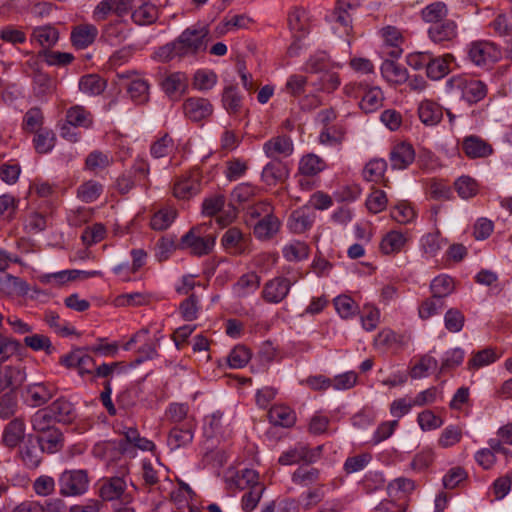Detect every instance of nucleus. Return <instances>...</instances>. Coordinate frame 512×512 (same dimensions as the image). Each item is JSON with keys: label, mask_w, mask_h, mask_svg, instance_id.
Segmentation results:
<instances>
[{"label": "nucleus", "mask_w": 512, "mask_h": 512, "mask_svg": "<svg viewBox=\"0 0 512 512\" xmlns=\"http://www.w3.org/2000/svg\"><path fill=\"white\" fill-rule=\"evenodd\" d=\"M93 126L94 116L92 112L85 106L76 104L66 110L65 119L58 124V129L61 138L70 143H77L82 138L78 128L88 130L92 129Z\"/></svg>", "instance_id": "nucleus-1"}, {"label": "nucleus", "mask_w": 512, "mask_h": 512, "mask_svg": "<svg viewBox=\"0 0 512 512\" xmlns=\"http://www.w3.org/2000/svg\"><path fill=\"white\" fill-rule=\"evenodd\" d=\"M448 92L457 93L468 104H476L483 100L488 92L487 85L468 74L453 75L446 81Z\"/></svg>", "instance_id": "nucleus-2"}, {"label": "nucleus", "mask_w": 512, "mask_h": 512, "mask_svg": "<svg viewBox=\"0 0 512 512\" xmlns=\"http://www.w3.org/2000/svg\"><path fill=\"white\" fill-rule=\"evenodd\" d=\"M349 97L360 99L359 107L364 113H372L383 106L384 94L380 87L370 86L363 81H355L344 87Z\"/></svg>", "instance_id": "nucleus-3"}, {"label": "nucleus", "mask_w": 512, "mask_h": 512, "mask_svg": "<svg viewBox=\"0 0 512 512\" xmlns=\"http://www.w3.org/2000/svg\"><path fill=\"white\" fill-rule=\"evenodd\" d=\"M209 31L205 27L190 26L175 39L182 58L195 56L207 48Z\"/></svg>", "instance_id": "nucleus-4"}, {"label": "nucleus", "mask_w": 512, "mask_h": 512, "mask_svg": "<svg viewBox=\"0 0 512 512\" xmlns=\"http://www.w3.org/2000/svg\"><path fill=\"white\" fill-rule=\"evenodd\" d=\"M205 230V224L192 227L181 237L179 247L189 249L192 255L198 257L208 255L215 246V237L210 234L203 235Z\"/></svg>", "instance_id": "nucleus-5"}, {"label": "nucleus", "mask_w": 512, "mask_h": 512, "mask_svg": "<svg viewBox=\"0 0 512 512\" xmlns=\"http://www.w3.org/2000/svg\"><path fill=\"white\" fill-rule=\"evenodd\" d=\"M468 59L477 67H488L502 57L500 47L489 40H475L467 45Z\"/></svg>", "instance_id": "nucleus-6"}, {"label": "nucleus", "mask_w": 512, "mask_h": 512, "mask_svg": "<svg viewBox=\"0 0 512 512\" xmlns=\"http://www.w3.org/2000/svg\"><path fill=\"white\" fill-rule=\"evenodd\" d=\"M202 190V174L199 168H192L174 178L172 194L179 200H189Z\"/></svg>", "instance_id": "nucleus-7"}, {"label": "nucleus", "mask_w": 512, "mask_h": 512, "mask_svg": "<svg viewBox=\"0 0 512 512\" xmlns=\"http://www.w3.org/2000/svg\"><path fill=\"white\" fill-rule=\"evenodd\" d=\"M59 493L64 497L81 496L89 487L88 473L84 469L65 470L58 479Z\"/></svg>", "instance_id": "nucleus-8"}, {"label": "nucleus", "mask_w": 512, "mask_h": 512, "mask_svg": "<svg viewBox=\"0 0 512 512\" xmlns=\"http://www.w3.org/2000/svg\"><path fill=\"white\" fill-rule=\"evenodd\" d=\"M87 347H77L69 353L64 354L59 359V364L67 369H76L82 378L93 375L96 362L91 356V352L86 350Z\"/></svg>", "instance_id": "nucleus-9"}, {"label": "nucleus", "mask_w": 512, "mask_h": 512, "mask_svg": "<svg viewBox=\"0 0 512 512\" xmlns=\"http://www.w3.org/2000/svg\"><path fill=\"white\" fill-rule=\"evenodd\" d=\"M295 282L285 276H275L264 283L261 299L268 304H280L288 297Z\"/></svg>", "instance_id": "nucleus-10"}, {"label": "nucleus", "mask_w": 512, "mask_h": 512, "mask_svg": "<svg viewBox=\"0 0 512 512\" xmlns=\"http://www.w3.org/2000/svg\"><path fill=\"white\" fill-rule=\"evenodd\" d=\"M428 38L444 48L452 47L458 39V24L452 19H444L427 30Z\"/></svg>", "instance_id": "nucleus-11"}, {"label": "nucleus", "mask_w": 512, "mask_h": 512, "mask_svg": "<svg viewBox=\"0 0 512 512\" xmlns=\"http://www.w3.org/2000/svg\"><path fill=\"white\" fill-rule=\"evenodd\" d=\"M251 237L238 227L228 228L221 237V245L230 255L241 256L250 252Z\"/></svg>", "instance_id": "nucleus-12"}, {"label": "nucleus", "mask_w": 512, "mask_h": 512, "mask_svg": "<svg viewBox=\"0 0 512 512\" xmlns=\"http://www.w3.org/2000/svg\"><path fill=\"white\" fill-rule=\"evenodd\" d=\"M162 91L171 100H179L188 89V77L184 72H172L159 83Z\"/></svg>", "instance_id": "nucleus-13"}, {"label": "nucleus", "mask_w": 512, "mask_h": 512, "mask_svg": "<svg viewBox=\"0 0 512 512\" xmlns=\"http://www.w3.org/2000/svg\"><path fill=\"white\" fill-rule=\"evenodd\" d=\"M92 453L95 457L100 458L108 463L116 462L123 455H130L126 446L119 439L106 440L98 442L94 445Z\"/></svg>", "instance_id": "nucleus-14"}, {"label": "nucleus", "mask_w": 512, "mask_h": 512, "mask_svg": "<svg viewBox=\"0 0 512 512\" xmlns=\"http://www.w3.org/2000/svg\"><path fill=\"white\" fill-rule=\"evenodd\" d=\"M195 429L196 422L194 419L187 420L183 424L173 427L168 434V446L171 450L188 446L193 441Z\"/></svg>", "instance_id": "nucleus-15"}, {"label": "nucleus", "mask_w": 512, "mask_h": 512, "mask_svg": "<svg viewBox=\"0 0 512 512\" xmlns=\"http://www.w3.org/2000/svg\"><path fill=\"white\" fill-rule=\"evenodd\" d=\"M294 151V144L290 136L288 135H277L263 144V152L272 160L278 158H287L292 155Z\"/></svg>", "instance_id": "nucleus-16"}, {"label": "nucleus", "mask_w": 512, "mask_h": 512, "mask_svg": "<svg viewBox=\"0 0 512 512\" xmlns=\"http://www.w3.org/2000/svg\"><path fill=\"white\" fill-rule=\"evenodd\" d=\"M183 112L191 121L199 122L212 115L213 105L206 98L190 97L183 103Z\"/></svg>", "instance_id": "nucleus-17"}, {"label": "nucleus", "mask_w": 512, "mask_h": 512, "mask_svg": "<svg viewBox=\"0 0 512 512\" xmlns=\"http://www.w3.org/2000/svg\"><path fill=\"white\" fill-rule=\"evenodd\" d=\"M383 43L385 53L393 59H398L403 53V44L405 39L400 29L395 26H385L379 31Z\"/></svg>", "instance_id": "nucleus-18"}, {"label": "nucleus", "mask_w": 512, "mask_h": 512, "mask_svg": "<svg viewBox=\"0 0 512 512\" xmlns=\"http://www.w3.org/2000/svg\"><path fill=\"white\" fill-rule=\"evenodd\" d=\"M408 235L399 230L388 231L381 239L379 250L387 256H394L402 252L407 245Z\"/></svg>", "instance_id": "nucleus-19"}, {"label": "nucleus", "mask_w": 512, "mask_h": 512, "mask_svg": "<svg viewBox=\"0 0 512 512\" xmlns=\"http://www.w3.org/2000/svg\"><path fill=\"white\" fill-rule=\"evenodd\" d=\"M280 227L279 218L273 212L267 213L254 224L253 234L260 241H268L276 236Z\"/></svg>", "instance_id": "nucleus-20"}, {"label": "nucleus", "mask_w": 512, "mask_h": 512, "mask_svg": "<svg viewBox=\"0 0 512 512\" xmlns=\"http://www.w3.org/2000/svg\"><path fill=\"white\" fill-rule=\"evenodd\" d=\"M409 343V336L402 333H397L391 329H383L375 338V345L377 347L385 348L386 350L398 353L404 349Z\"/></svg>", "instance_id": "nucleus-21"}, {"label": "nucleus", "mask_w": 512, "mask_h": 512, "mask_svg": "<svg viewBox=\"0 0 512 512\" xmlns=\"http://www.w3.org/2000/svg\"><path fill=\"white\" fill-rule=\"evenodd\" d=\"M56 392L54 385L50 383H34L26 388V401L33 407H39L48 402Z\"/></svg>", "instance_id": "nucleus-22"}, {"label": "nucleus", "mask_w": 512, "mask_h": 512, "mask_svg": "<svg viewBox=\"0 0 512 512\" xmlns=\"http://www.w3.org/2000/svg\"><path fill=\"white\" fill-rule=\"evenodd\" d=\"M314 220V213L307 207H301L290 214L287 226L292 233L302 234L312 227Z\"/></svg>", "instance_id": "nucleus-23"}, {"label": "nucleus", "mask_w": 512, "mask_h": 512, "mask_svg": "<svg viewBox=\"0 0 512 512\" xmlns=\"http://www.w3.org/2000/svg\"><path fill=\"white\" fill-rule=\"evenodd\" d=\"M415 151L411 144L401 142L396 144L390 152V164L392 169L403 170L413 163Z\"/></svg>", "instance_id": "nucleus-24"}, {"label": "nucleus", "mask_w": 512, "mask_h": 512, "mask_svg": "<svg viewBox=\"0 0 512 512\" xmlns=\"http://www.w3.org/2000/svg\"><path fill=\"white\" fill-rule=\"evenodd\" d=\"M46 408L58 423H72L77 415L74 405L64 397L56 399Z\"/></svg>", "instance_id": "nucleus-25"}, {"label": "nucleus", "mask_w": 512, "mask_h": 512, "mask_svg": "<svg viewBox=\"0 0 512 512\" xmlns=\"http://www.w3.org/2000/svg\"><path fill=\"white\" fill-rule=\"evenodd\" d=\"M267 416L270 424L282 428L293 427L297 420L295 411L284 404L273 405L269 409Z\"/></svg>", "instance_id": "nucleus-26"}, {"label": "nucleus", "mask_w": 512, "mask_h": 512, "mask_svg": "<svg viewBox=\"0 0 512 512\" xmlns=\"http://www.w3.org/2000/svg\"><path fill=\"white\" fill-rule=\"evenodd\" d=\"M462 150L470 159L486 158L493 153L492 146L482 138L470 135L464 138Z\"/></svg>", "instance_id": "nucleus-27"}, {"label": "nucleus", "mask_w": 512, "mask_h": 512, "mask_svg": "<svg viewBox=\"0 0 512 512\" xmlns=\"http://www.w3.org/2000/svg\"><path fill=\"white\" fill-rule=\"evenodd\" d=\"M221 102L223 108L230 116H239L243 110V96L235 85L224 87Z\"/></svg>", "instance_id": "nucleus-28"}, {"label": "nucleus", "mask_w": 512, "mask_h": 512, "mask_svg": "<svg viewBox=\"0 0 512 512\" xmlns=\"http://www.w3.org/2000/svg\"><path fill=\"white\" fill-rule=\"evenodd\" d=\"M288 177V170L285 164L278 160L268 162L261 172V180L267 186H275L284 182Z\"/></svg>", "instance_id": "nucleus-29"}, {"label": "nucleus", "mask_w": 512, "mask_h": 512, "mask_svg": "<svg viewBox=\"0 0 512 512\" xmlns=\"http://www.w3.org/2000/svg\"><path fill=\"white\" fill-rule=\"evenodd\" d=\"M28 283L8 273H0V292L7 296H25L29 292Z\"/></svg>", "instance_id": "nucleus-30"}, {"label": "nucleus", "mask_w": 512, "mask_h": 512, "mask_svg": "<svg viewBox=\"0 0 512 512\" xmlns=\"http://www.w3.org/2000/svg\"><path fill=\"white\" fill-rule=\"evenodd\" d=\"M261 284V277L254 271L241 275L233 284L234 294L240 298H245L255 293Z\"/></svg>", "instance_id": "nucleus-31"}, {"label": "nucleus", "mask_w": 512, "mask_h": 512, "mask_svg": "<svg viewBox=\"0 0 512 512\" xmlns=\"http://www.w3.org/2000/svg\"><path fill=\"white\" fill-rule=\"evenodd\" d=\"M454 56L450 53L435 57L431 54L426 75L431 80H440L450 72V64Z\"/></svg>", "instance_id": "nucleus-32"}, {"label": "nucleus", "mask_w": 512, "mask_h": 512, "mask_svg": "<svg viewBox=\"0 0 512 512\" xmlns=\"http://www.w3.org/2000/svg\"><path fill=\"white\" fill-rule=\"evenodd\" d=\"M420 121L426 126H436L443 118V108L432 100H423L418 107Z\"/></svg>", "instance_id": "nucleus-33"}, {"label": "nucleus", "mask_w": 512, "mask_h": 512, "mask_svg": "<svg viewBox=\"0 0 512 512\" xmlns=\"http://www.w3.org/2000/svg\"><path fill=\"white\" fill-rule=\"evenodd\" d=\"M380 70L383 78L392 85H401L408 80L407 69L394 60H384Z\"/></svg>", "instance_id": "nucleus-34"}, {"label": "nucleus", "mask_w": 512, "mask_h": 512, "mask_svg": "<svg viewBox=\"0 0 512 512\" xmlns=\"http://www.w3.org/2000/svg\"><path fill=\"white\" fill-rule=\"evenodd\" d=\"M25 437V423L22 418H14L4 428L2 441L5 446L15 448Z\"/></svg>", "instance_id": "nucleus-35"}, {"label": "nucleus", "mask_w": 512, "mask_h": 512, "mask_svg": "<svg viewBox=\"0 0 512 512\" xmlns=\"http://www.w3.org/2000/svg\"><path fill=\"white\" fill-rule=\"evenodd\" d=\"M126 481L122 477H111L103 481L99 489V496L103 501L119 499L126 490Z\"/></svg>", "instance_id": "nucleus-36"}, {"label": "nucleus", "mask_w": 512, "mask_h": 512, "mask_svg": "<svg viewBox=\"0 0 512 512\" xmlns=\"http://www.w3.org/2000/svg\"><path fill=\"white\" fill-rule=\"evenodd\" d=\"M98 35L97 28L92 24L79 25L71 32L72 44L78 49L87 48Z\"/></svg>", "instance_id": "nucleus-37"}, {"label": "nucleus", "mask_w": 512, "mask_h": 512, "mask_svg": "<svg viewBox=\"0 0 512 512\" xmlns=\"http://www.w3.org/2000/svg\"><path fill=\"white\" fill-rule=\"evenodd\" d=\"M288 25L293 33L298 34V38L304 37L310 27L307 11L301 7H294L288 14Z\"/></svg>", "instance_id": "nucleus-38"}, {"label": "nucleus", "mask_w": 512, "mask_h": 512, "mask_svg": "<svg viewBox=\"0 0 512 512\" xmlns=\"http://www.w3.org/2000/svg\"><path fill=\"white\" fill-rule=\"evenodd\" d=\"M261 189L249 182H243L236 185L230 193V203L243 205L253 201L259 194Z\"/></svg>", "instance_id": "nucleus-39"}, {"label": "nucleus", "mask_w": 512, "mask_h": 512, "mask_svg": "<svg viewBox=\"0 0 512 512\" xmlns=\"http://www.w3.org/2000/svg\"><path fill=\"white\" fill-rule=\"evenodd\" d=\"M63 434L58 428L48 430L40 434L36 442L41 447L42 452L53 454L63 447Z\"/></svg>", "instance_id": "nucleus-40"}, {"label": "nucleus", "mask_w": 512, "mask_h": 512, "mask_svg": "<svg viewBox=\"0 0 512 512\" xmlns=\"http://www.w3.org/2000/svg\"><path fill=\"white\" fill-rule=\"evenodd\" d=\"M33 134L32 145L36 153L48 154L54 149L57 138L52 129L46 127Z\"/></svg>", "instance_id": "nucleus-41"}, {"label": "nucleus", "mask_w": 512, "mask_h": 512, "mask_svg": "<svg viewBox=\"0 0 512 512\" xmlns=\"http://www.w3.org/2000/svg\"><path fill=\"white\" fill-rule=\"evenodd\" d=\"M43 453L37 442L33 443L30 438L19 451L21 460L28 469H36L40 465Z\"/></svg>", "instance_id": "nucleus-42"}, {"label": "nucleus", "mask_w": 512, "mask_h": 512, "mask_svg": "<svg viewBox=\"0 0 512 512\" xmlns=\"http://www.w3.org/2000/svg\"><path fill=\"white\" fill-rule=\"evenodd\" d=\"M326 169V162L316 154L304 155L298 165V172L303 176H316Z\"/></svg>", "instance_id": "nucleus-43"}, {"label": "nucleus", "mask_w": 512, "mask_h": 512, "mask_svg": "<svg viewBox=\"0 0 512 512\" xmlns=\"http://www.w3.org/2000/svg\"><path fill=\"white\" fill-rule=\"evenodd\" d=\"M127 93L136 105H145L150 101V85L147 80L131 81L127 87Z\"/></svg>", "instance_id": "nucleus-44"}, {"label": "nucleus", "mask_w": 512, "mask_h": 512, "mask_svg": "<svg viewBox=\"0 0 512 512\" xmlns=\"http://www.w3.org/2000/svg\"><path fill=\"white\" fill-rule=\"evenodd\" d=\"M45 117L42 109L38 106L31 107L23 116L21 128L26 133H35L44 129Z\"/></svg>", "instance_id": "nucleus-45"}, {"label": "nucleus", "mask_w": 512, "mask_h": 512, "mask_svg": "<svg viewBox=\"0 0 512 512\" xmlns=\"http://www.w3.org/2000/svg\"><path fill=\"white\" fill-rule=\"evenodd\" d=\"M447 15V5L440 1L430 3L420 11L421 19L425 23H429L430 26H433L435 23L446 19Z\"/></svg>", "instance_id": "nucleus-46"}, {"label": "nucleus", "mask_w": 512, "mask_h": 512, "mask_svg": "<svg viewBox=\"0 0 512 512\" xmlns=\"http://www.w3.org/2000/svg\"><path fill=\"white\" fill-rule=\"evenodd\" d=\"M106 86V81L98 74H87L79 80V90L90 96L102 94Z\"/></svg>", "instance_id": "nucleus-47"}, {"label": "nucleus", "mask_w": 512, "mask_h": 512, "mask_svg": "<svg viewBox=\"0 0 512 512\" xmlns=\"http://www.w3.org/2000/svg\"><path fill=\"white\" fill-rule=\"evenodd\" d=\"M498 358L499 356L493 348H485L483 350L474 352L467 362V370H479L485 366L493 364L498 360Z\"/></svg>", "instance_id": "nucleus-48"}, {"label": "nucleus", "mask_w": 512, "mask_h": 512, "mask_svg": "<svg viewBox=\"0 0 512 512\" xmlns=\"http://www.w3.org/2000/svg\"><path fill=\"white\" fill-rule=\"evenodd\" d=\"M129 173L134 176L139 186L144 188L145 191L149 190L151 187V180L149 177L150 165L145 158L137 157L134 160Z\"/></svg>", "instance_id": "nucleus-49"}, {"label": "nucleus", "mask_w": 512, "mask_h": 512, "mask_svg": "<svg viewBox=\"0 0 512 512\" xmlns=\"http://www.w3.org/2000/svg\"><path fill=\"white\" fill-rule=\"evenodd\" d=\"M454 189L461 199L468 200L479 193V184L471 176L462 175L454 181Z\"/></svg>", "instance_id": "nucleus-50"}, {"label": "nucleus", "mask_w": 512, "mask_h": 512, "mask_svg": "<svg viewBox=\"0 0 512 512\" xmlns=\"http://www.w3.org/2000/svg\"><path fill=\"white\" fill-rule=\"evenodd\" d=\"M101 37L109 45H112V46L119 45L126 39V31H125L124 23L120 20L108 23L103 28Z\"/></svg>", "instance_id": "nucleus-51"}, {"label": "nucleus", "mask_w": 512, "mask_h": 512, "mask_svg": "<svg viewBox=\"0 0 512 512\" xmlns=\"http://www.w3.org/2000/svg\"><path fill=\"white\" fill-rule=\"evenodd\" d=\"M352 8L348 0H338L332 12L333 20L344 28V32L349 34L352 30V17L349 9Z\"/></svg>", "instance_id": "nucleus-52"}, {"label": "nucleus", "mask_w": 512, "mask_h": 512, "mask_svg": "<svg viewBox=\"0 0 512 512\" xmlns=\"http://www.w3.org/2000/svg\"><path fill=\"white\" fill-rule=\"evenodd\" d=\"M104 187L95 180L83 182L77 188V198L85 203L95 202L103 193Z\"/></svg>", "instance_id": "nucleus-53"}, {"label": "nucleus", "mask_w": 512, "mask_h": 512, "mask_svg": "<svg viewBox=\"0 0 512 512\" xmlns=\"http://www.w3.org/2000/svg\"><path fill=\"white\" fill-rule=\"evenodd\" d=\"M454 289L455 283L453 278L446 274L435 277L430 284L432 295L442 300L452 294Z\"/></svg>", "instance_id": "nucleus-54"}, {"label": "nucleus", "mask_w": 512, "mask_h": 512, "mask_svg": "<svg viewBox=\"0 0 512 512\" xmlns=\"http://www.w3.org/2000/svg\"><path fill=\"white\" fill-rule=\"evenodd\" d=\"M305 444L297 443L293 447L282 452V454L278 458V463L283 466L296 465L299 463L306 464V456H305Z\"/></svg>", "instance_id": "nucleus-55"}, {"label": "nucleus", "mask_w": 512, "mask_h": 512, "mask_svg": "<svg viewBox=\"0 0 512 512\" xmlns=\"http://www.w3.org/2000/svg\"><path fill=\"white\" fill-rule=\"evenodd\" d=\"M283 257L290 262H298L308 258L309 246L303 241H292L282 249Z\"/></svg>", "instance_id": "nucleus-56"}, {"label": "nucleus", "mask_w": 512, "mask_h": 512, "mask_svg": "<svg viewBox=\"0 0 512 512\" xmlns=\"http://www.w3.org/2000/svg\"><path fill=\"white\" fill-rule=\"evenodd\" d=\"M320 479V471L314 467H298L291 475V480L294 484L307 487L315 484Z\"/></svg>", "instance_id": "nucleus-57"}, {"label": "nucleus", "mask_w": 512, "mask_h": 512, "mask_svg": "<svg viewBox=\"0 0 512 512\" xmlns=\"http://www.w3.org/2000/svg\"><path fill=\"white\" fill-rule=\"evenodd\" d=\"M387 169V162L382 159L370 160L363 169V177L369 182H381Z\"/></svg>", "instance_id": "nucleus-58"}, {"label": "nucleus", "mask_w": 512, "mask_h": 512, "mask_svg": "<svg viewBox=\"0 0 512 512\" xmlns=\"http://www.w3.org/2000/svg\"><path fill=\"white\" fill-rule=\"evenodd\" d=\"M373 456L370 452H362L349 456L343 463V471L346 474H353L363 471L372 461Z\"/></svg>", "instance_id": "nucleus-59"}, {"label": "nucleus", "mask_w": 512, "mask_h": 512, "mask_svg": "<svg viewBox=\"0 0 512 512\" xmlns=\"http://www.w3.org/2000/svg\"><path fill=\"white\" fill-rule=\"evenodd\" d=\"M249 168L247 160L242 158H231L225 162L224 175L229 181H236L243 177Z\"/></svg>", "instance_id": "nucleus-60"}, {"label": "nucleus", "mask_w": 512, "mask_h": 512, "mask_svg": "<svg viewBox=\"0 0 512 512\" xmlns=\"http://www.w3.org/2000/svg\"><path fill=\"white\" fill-rule=\"evenodd\" d=\"M345 137V131L342 126L333 125L323 127L319 134V142L328 146H339L342 144Z\"/></svg>", "instance_id": "nucleus-61"}, {"label": "nucleus", "mask_w": 512, "mask_h": 512, "mask_svg": "<svg viewBox=\"0 0 512 512\" xmlns=\"http://www.w3.org/2000/svg\"><path fill=\"white\" fill-rule=\"evenodd\" d=\"M233 484L240 491L252 489L256 484H262L259 481V473L254 469H243L233 478Z\"/></svg>", "instance_id": "nucleus-62"}, {"label": "nucleus", "mask_w": 512, "mask_h": 512, "mask_svg": "<svg viewBox=\"0 0 512 512\" xmlns=\"http://www.w3.org/2000/svg\"><path fill=\"white\" fill-rule=\"evenodd\" d=\"M18 409V398L15 389H10L8 392L0 396V418L8 420L15 415Z\"/></svg>", "instance_id": "nucleus-63"}, {"label": "nucleus", "mask_w": 512, "mask_h": 512, "mask_svg": "<svg viewBox=\"0 0 512 512\" xmlns=\"http://www.w3.org/2000/svg\"><path fill=\"white\" fill-rule=\"evenodd\" d=\"M201 305L199 298L194 293H191L184 299L179 306V313L185 321H193L198 318Z\"/></svg>", "instance_id": "nucleus-64"}]
</instances>
